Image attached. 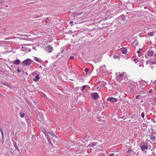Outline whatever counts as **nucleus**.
<instances>
[{
	"label": "nucleus",
	"instance_id": "nucleus-8",
	"mask_svg": "<svg viewBox=\"0 0 156 156\" xmlns=\"http://www.w3.org/2000/svg\"><path fill=\"white\" fill-rule=\"evenodd\" d=\"M144 86H142H142H140V88L138 89L139 90V93L140 94H143L144 93H145L144 92Z\"/></svg>",
	"mask_w": 156,
	"mask_h": 156
},
{
	"label": "nucleus",
	"instance_id": "nucleus-2",
	"mask_svg": "<svg viewBox=\"0 0 156 156\" xmlns=\"http://www.w3.org/2000/svg\"><path fill=\"white\" fill-rule=\"evenodd\" d=\"M140 147L141 150L144 151V150H147L148 149L147 143L145 142H142L140 143Z\"/></svg>",
	"mask_w": 156,
	"mask_h": 156
},
{
	"label": "nucleus",
	"instance_id": "nucleus-14",
	"mask_svg": "<svg viewBox=\"0 0 156 156\" xmlns=\"http://www.w3.org/2000/svg\"><path fill=\"white\" fill-rule=\"evenodd\" d=\"M53 49L52 47L50 45H49L48 47V49L47 50L50 53L52 52L53 51Z\"/></svg>",
	"mask_w": 156,
	"mask_h": 156
},
{
	"label": "nucleus",
	"instance_id": "nucleus-19",
	"mask_svg": "<svg viewBox=\"0 0 156 156\" xmlns=\"http://www.w3.org/2000/svg\"><path fill=\"white\" fill-rule=\"evenodd\" d=\"M146 83L145 81L144 80H142L140 82V85L142 86H142H144L145 85V84H146Z\"/></svg>",
	"mask_w": 156,
	"mask_h": 156
},
{
	"label": "nucleus",
	"instance_id": "nucleus-48",
	"mask_svg": "<svg viewBox=\"0 0 156 156\" xmlns=\"http://www.w3.org/2000/svg\"><path fill=\"white\" fill-rule=\"evenodd\" d=\"M141 66H142L143 67H144V65H142L141 64H140L139 65V67H140Z\"/></svg>",
	"mask_w": 156,
	"mask_h": 156
},
{
	"label": "nucleus",
	"instance_id": "nucleus-25",
	"mask_svg": "<svg viewBox=\"0 0 156 156\" xmlns=\"http://www.w3.org/2000/svg\"><path fill=\"white\" fill-rule=\"evenodd\" d=\"M131 89H133L135 87V86L133 84H131L129 87Z\"/></svg>",
	"mask_w": 156,
	"mask_h": 156
},
{
	"label": "nucleus",
	"instance_id": "nucleus-28",
	"mask_svg": "<svg viewBox=\"0 0 156 156\" xmlns=\"http://www.w3.org/2000/svg\"><path fill=\"white\" fill-rule=\"evenodd\" d=\"M20 117L22 118H23L24 117L25 115L24 113H22L21 112H20Z\"/></svg>",
	"mask_w": 156,
	"mask_h": 156
},
{
	"label": "nucleus",
	"instance_id": "nucleus-37",
	"mask_svg": "<svg viewBox=\"0 0 156 156\" xmlns=\"http://www.w3.org/2000/svg\"><path fill=\"white\" fill-rule=\"evenodd\" d=\"M4 140V135L3 136H2V143L3 144V141Z\"/></svg>",
	"mask_w": 156,
	"mask_h": 156
},
{
	"label": "nucleus",
	"instance_id": "nucleus-32",
	"mask_svg": "<svg viewBox=\"0 0 156 156\" xmlns=\"http://www.w3.org/2000/svg\"><path fill=\"white\" fill-rule=\"evenodd\" d=\"M123 75L122 74H120L119 75L118 77H119V78H123Z\"/></svg>",
	"mask_w": 156,
	"mask_h": 156
},
{
	"label": "nucleus",
	"instance_id": "nucleus-20",
	"mask_svg": "<svg viewBox=\"0 0 156 156\" xmlns=\"http://www.w3.org/2000/svg\"><path fill=\"white\" fill-rule=\"evenodd\" d=\"M42 15L40 14L39 15H35L33 16V18H37L39 17H41L42 16Z\"/></svg>",
	"mask_w": 156,
	"mask_h": 156
},
{
	"label": "nucleus",
	"instance_id": "nucleus-4",
	"mask_svg": "<svg viewBox=\"0 0 156 156\" xmlns=\"http://www.w3.org/2000/svg\"><path fill=\"white\" fill-rule=\"evenodd\" d=\"M64 47H62L61 48V51L58 53L56 55L57 57H59L60 55L61 57H63L66 54V51H64Z\"/></svg>",
	"mask_w": 156,
	"mask_h": 156
},
{
	"label": "nucleus",
	"instance_id": "nucleus-35",
	"mask_svg": "<svg viewBox=\"0 0 156 156\" xmlns=\"http://www.w3.org/2000/svg\"><path fill=\"white\" fill-rule=\"evenodd\" d=\"M114 155H115V154L114 153L110 154H108V156H114Z\"/></svg>",
	"mask_w": 156,
	"mask_h": 156
},
{
	"label": "nucleus",
	"instance_id": "nucleus-5",
	"mask_svg": "<svg viewBox=\"0 0 156 156\" xmlns=\"http://www.w3.org/2000/svg\"><path fill=\"white\" fill-rule=\"evenodd\" d=\"M91 98L94 100H96L98 99L99 97V95L96 92L92 93L91 94Z\"/></svg>",
	"mask_w": 156,
	"mask_h": 156
},
{
	"label": "nucleus",
	"instance_id": "nucleus-7",
	"mask_svg": "<svg viewBox=\"0 0 156 156\" xmlns=\"http://www.w3.org/2000/svg\"><path fill=\"white\" fill-rule=\"evenodd\" d=\"M44 133V134L46 136L47 138V140H48V142L49 144H51V146L53 145V144L51 143V140L50 139V138L49 137V136L48 135V133Z\"/></svg>",
	"mask_w": 156,
	"mask_h": 156
},
{
	"label": "nucleus",
	"instance_id": "nucleus-18",
	"mask_svg": "<svg viewBox=\"0 0 156 156\" xmlns=\"http://www.w3.org/2000/svg\"><path fill=\"white\" fill-rule=\"evenodd\" d=\"M40 78V77L39 76V75H37L36 76L35 78H34L33 80L35 81H38L39 80Z\"/></svg>",
	"mask_w": 156,
	"mask_h": 156
},
{
	"label": "nucleus",
	"instance_id": "nucleus-43",
	"mask_svg": "<svg viewBox=\"0 0 156 156\" xmlns=\"http://www.w3.org/2000/svg\"><path fill=\"white\" fill-rule=\"evenodd\" d=\"M87 136L88 139H89V140H90L91 138L90 136L88 135V136Z\"/></svg>",
	"mask_w": 156,
	"mask_h": 156
},
{
	"label": "nucleus",
	"instance_id": "nucleus-42",
	"mask_svg": "<svg viewBox=\"0 0 156 156\" xmlns=\"http://www.w3.org/2000/svg\"><path fill=\"white\" fill-rule=\"evenodd\" d=\"M74 58V56H71L70 57V59L71 60H72V59H73Z\"/></svg>",
	"mask_w": 156,
	"mask_h": 156
},
{
	"label": "nucleus",
	"instance_id": "nucleus-29",
	"mask_svg": "<svg viewBox=\"0 0 156 156\" xmlns=\"http://www.w3.org/2000/svg\"><path fill=\"white\" fill-rule=\"evenodd\" d=\"M105 154H101L99 153L98 155V156H105Z\"/></svg>",
	"mask_w": 156,
	"mask_h": 156
},
{
	"label": "nucleus",
	"instance_id": "nucleus-44",
	"mask_svg": "<svg viewBox=\"0 0 156 156\" xmlns=\"http://www.w3.org/2000/svg\"><path fill=\"white\" fill-rule=\"evenodd\" d=\"M98 120L99 121H101L102 120V119H101V117H98Z\"/></svg>",
	"mask_w": 156,
	"mask_h": 156
},
{
	"label": "nucleus",
	"instance_id": "nucleus-10",
	"mask_svg": "<svg viewBox=\"0 0 156 156\" xmlns=\"http://www.w3.org/2000/svg\"><path fill=\"white\" fill-rule=\"evenodd\" d=\"M120 50H121V51L122 52V53L126 54L127 52V49L125 47H123L121 48H120Z\"/></svg>",
	"mask_w": 156,
	"mask_h": 156
},
{
	"label": "nucleus",
	"instance_id": "nucleus-49",
	"mask_svg": "<svg viewBox=\"0 0 156 156\" xmlns=\"http://www.w3.org/2000/svg\"><path fill=\"white\" fill-rule=\"evenodd\" d=\"M73 23V21H71L70 22V24H72Z\"/></svg>",
	"mask_w": 156,
	"mask_h": 156
},
{
	"label": "nucleus",
	"instance_id": "nucleus-16",
	"mask_svg": "<svg viewBox=\"0 0 156 156\" xmlns=\"http://www.w3.org/2000/svg\"><path fill=\"white\" fill-rule=\"evenodd\" d=\"M48 133L49 134L51 135V136L53 137H55L56 138H57V136H56L55 134L52 132H49Z\"/></svg>",
	"mask_w": 156,
	"mask_h": 156
},
{
	"label": "nucleus",
	"instance_id": "nucleus-3",
	"mask_svg": "<svg viewBox=\"0 0 156 156\" xmlns=\"http://www.w3.org/2000/svg\"><path fill=\"white\" fill-rule=\"evenodd\" d=\"M32 62H34L31 59L29 58H27L22 62L24 64L23 66H28L30 65Z\"/></svg>",
	"mask_w": 156,
	"mask_h": 156
},
{
	"label": "nucleus",
	"instance_id": "nucleus-30",
	"mask_svg": "<svg viewBox=\"0 0 156 156\" xmlns=\"http://www.w3.org/2000/svg\"><path fill=\"white\" fill-rule=\"evenodd\" d=\"M153 93H154V91L152 89H151L149 91V93L150 94H153Z\"/></svg>",
	"mask_w": 156,
	"mask_h": 156
},
{
	"label": "nucleus",
	"instance_id": "nucleus-31",
	"mask_svg": "<svg viewBox=\"0 0 156 156\" xmlns=\"http://www.w3.org/2000/svg\"><path fill=\"white\" fill-rule=\"evenodd\" d=\"M45 20L46 23H48V20H49V18L48 17H46Z\"/></svg>",
	"mask_w": 156,
	"mask_h": 156
},
{
	"label": "nucleus",
	"instance_id": "nucleus-12",
	"mask_svg": "<svg viewBox=\"0 0 156 156\" xmlns=\"http://www.w3.org/2000/svg\"><path fill=\"white\" fill-rule=\"evenodd\" d=\"M13 143L14 146V147H15V148H16V150L18 151H20V150L18 147V146L17 145L16 142L15 141H13Z\"/></svg>",
	"mask_w": 156,
	"mask_h": 156
},
{
	"label": "nucleus",
	"instance_id": "nucleus-47",
	"mask_svg": "<svg viewBox=\"0 0 156 156\" xmlns=\"http://www.w3.org/2000/svg\"><path fill=\"white\" fill-rule=\"evenodd\" d=\"M17 71L18 72H21V70H20L19 69H18L17 70Z\"/></svg>",
	"mask_w": 156,
	"mask_h": 156
},
{
	"label": "nucleus",
	"instance_id": "nucleus-21",
	"mask_svg": "<svg viewBox=\"0 0 156 156\" xmlns=\"http://www.w3.org/2000/svg\"><path fill=\"white\" fill-rule=\"evenodd\" d=\"M86 87H88V88H89V87L87 85H83V86H82V88L81 89V91H82L83 90H84V89L86 88Z\"/></svg>",
	"mask_w": 156,
	"mask_h": 156
},
{
	"label": "nucleus",
	"instance_id": "nucleus-36",
	"mask_svg": "<svg viewBox=\"0 0 156 156\" xmlns=\"http://www.w3.org/2000/svg\"><path fill=\"white\" fill-rule=\"evenodd\" d=\"M141 116L142 118H144V112H143L141 113Z\"/></svg>",
	"mask_w": 156,
	"mask_h": 156
},
{
	"label": "nucleus",
	"instance_id": "nucleus-33",
	"mask_svg": "<svg viewBox=\"0 0 156 156\" xmlns=\"http://www.w3.org/2000/svg\"><path fill=\"white\" fill-rule=\"evenodd\" d=\"M137 53H138V54H139L138 56H140L142 55V53L140 52L139 51V50H138L137 51Z\"/></svg>",
	"mask_w": 156,
	"mask_h": 156
},
{
	"label": "nucleus",
	"instance_id": "nucleus-6",
	"mask_svg": "<svg viewBox=\"0 0 156 156\" xmlns=\"http://www.w3.org/2000/svg\"><path fill=\"white\" fill-rule=\"evenodd\" d=\"M107 100L110 101L112 103H114L117 101V99L113 97H109L107 98Z\"/></svg>",
	"mask_w": 156,
	"mask_h": 156
},
{
	"label": "nucleus",
	"instance_id": "nucleus-24",
	"mask_svg": "<svg viewBox=\"0 0 156 156\" xmlns=\"http://www.w3.org/2000/svg\"><path fill=\"white\" fill-rule=\"evenodd\" d=\"M154 34L153 32H148L147 34V35L149 36H154Z\"/></svg>",
	"mask_w": 156,
	"mask_h": 156
},
{
	"label": "nucleus",
	"instance_id": "nucleus-54",
	"mask_svg": "<svg viewBox=\"0 0 156 156\" xmlns=\"http://www.w3.org/2000/svg\"><path fill=\"white\" fill-rule=\"evenodd\" d=\"M6 39H7V38H5V40H6Z\"/></svg>",
	"mask_w": 156,
	"mask_h": 156
},
{
	"label": "nucleus",
	"instance_id": "nucleus-39",
	"mask_svg": "<svg viewBox=\"0 0 156 156\" xmlns=\"http://www.w3.org/2000/svg\"><path fill=\"white\" fill-rule=\"evenodd\" d=\"M87 137V135H86L85 136H84L83 137H82V139L83 140H84Z\"/></svg>",
	"mask_w": 156,
	"mask_h": 156
},
{
	"label": "nucleus",
	"instance_id": "nucleus-23",
	"mask_svg": "<svg viewBox=\"0 0 156 156\" xmlns=\"http://www.w3.org/2000/svg\"><path fill=\"white\" fill-rule=\"evenodd\" d=\"M122 78H119V77H117V80L120 83H122L121 81H122Z\"/></svg>",
	"mask_w": 156,
	"mask_h": 156
},
{
	"label": "nucleus",
	"instance_id": "nucleus-46",
	"mask_svg": "<svg viewBox=\"0 0 156 156\" xmlns=\"http://www.w3.org/2000/svg\"><path fill=\"white\" fill-rule=\"evenodd\" d=\"M68 32L69 33L71 34L73 32L72 30H69V31Z\"/></svg>",
	"mask_w": 156,
	"mask_h": 156
},
{
	"label": "nucleus",
	"instance_id": "nucleus-13",
	"mask_svg": "<svg viewBox=\"0 0 156 156\" xmlns=\"http://www.w3.org/2000/svg\"><path fill=\"white\" fill-rule=\"evenodd\" d=\"M150 140L153 141H154L155 140V137L153 135V134H151L150 136Z\"/></svg>",
	"mask_w": 156,
	"mask_h": 156
},
{
	"label": "nucleus",
	"instance_id": "nucleus-53",
	"mask_svg": "<svg viewBox=\"0 0 156 156\" xmlns=\"http://www.w3.org/2000/svg\"><path fill=\"white\" fill-rule=\"evenodd\" d=\"M39 68H41V69H42V66H39Z\"/></svg>",
	"mask_w": 156,
	"mask_h": 156
},
{
	"label": "nucleus",
	"instance_id": "nucleus-15",
	"mask_svg": "<svg viewBox=\"0 0 156 156\" xmlns=\"http://www.w3.org/2000/svg\"><path fill=\"white\" fill-rule=\"evenodd\" d=\"M20 62V61L19 60L17 59L13 62V63L16 65H19Z\"/></svg>",
	"mask_w": 156,
	"mask_h": 156
},
{
	"label": "nucleus",
	"instance_id": "nucleus-9",
	"mask_svg": "<svg viewBox=\"0 0 156 156\" xmlns=\"http://www.w3.org/2000/svg\"><path fill=\"white\" fill-rule=\"evenodd\" d=\"M154 55V52L152 50H150L147 52V55L148 56L151 57Z\"/></svg>",
	"mask_w": 156,
	"mask_h": 156
},
{
	"label": "nucleus",
	"instance_id": "nucleus-11",
	"mask_svg": "<svg viewBox=\"0 0 156 156\" xmlns=\"http://www.w3.org/2000/svg\"><path fill=\"white\" fill-rule=\"evenodd\" d=\"M127 152L129 153L130 154L132 155H135L136 154V153L133 151L132 149L128 150L127 151Z\"/></svg>",
	"mask_w": 156,
	"mask_h": 156
},
{
	"label": "nucleus",
	"instance_id": "nucleus-1",
	"mask_svg": "<svg viewBox=\"0 0 156 156\" xmlns=\"http://www.w3.org/2000/svg\"><path fill=\"white\" fill-rule=\"evenodd\" d=\"M126 20L125 19V16L124 15H122L119 17L116 20V23L117 25L123 24Z\"/></svg>",
	"mask_w": 156,
	"mask_h": 156
},
{
	"label": "nucleus",
	"instance_id": "nucleus-27",
	"mask_svg": "<svg viewBox=\"0 0 156 156\" xmlns=\"http://www.w3.org/2000/svg\"><path fill=\"white\" fill-rule=\"evenodd\" d=\"M0 131L1 133L2 136H3L4 135V134L3 132L1 126H0Z\"/></svg>",
	"mask_w": 156,
	"mask_h": 156
},
{
	"label": "nucleus",
	"instance_id": "nucleus-50",
	"mask_svg": "<svg viewBox=\"0 0 156 156\" xmlns=\"http://www.w3.org/2000/svg\"><path fill=\"white\" fill-rule=\"evenodd\" d=\"M154 84H156V80H155L153 83Z\"/></svg>",
	"mask_w": 156,
	"mask_h": 156
},
{
	"label": "nucleus",
	"instance_id": "nucleus-41",
	"mask_svg": "<svg viewBox=\"0 0 156 156\" xmlns=\"http://www.w3.org/2000/svg\"><path fill=\"white\" fill-rule=\"evenodd\" d=\"M136 41V43L135 44V45L136 46H137L138 45V42L137 41V40L136 39L135 40V41Z\"/></svg>",
	"mask_w": 156,
	"mask_h": 156
},
{
	"label": "nucleus",
	"instance_id": "nucleus-40",
	"mask_svg": "<svg viewBox=\"0 0 156 156\" xmlns=\"http://www.w3.org/2000/svg\"><path fill=\"white\" fill-rule=\"evenodd\" d=\"M4 41H0V45L1 44H3L4 43Z\"/></svg>",
	"mask_w": 156,
	"mask_h": 156
},
{
	"label": "nucleus",
	"instance_id": "nucleus-52",
	"mask_svg": "<svg viewBox=\"0 0 156 156\" xmlns=\"http://www.w3.org/2000/svg\"><path fill=\"white\" fill-rule=\"evenodd\" d=\"M136 60H137V59L136 58H135V59H134V62H136Z\"/></svg>",
	"mask_w": 156,
	"mask_h": 156
},
{
	"label": "nucleus",
	"instance_id": "nucleus-26",
	"mask_svg": "<svg viewBox=\"0 0 156 156\" xmlns=\"http://www.w3.org/2000/svg\"><path fill=\"white\" fill-rule=\"evenodd\" d=\"M34 58L35 59L37 62H41V59H39V58H37V57H35Z\"/></svg>",
	"mask_w": 156,
	"mask_h": 156
},
{
	"label": "nucleus",
	"instance_id": "nucleus-38",
	"mask_svg": "<svg viewBox=\"0 0 156 156\" xmlns=\"http://www.w3.org/2000/svg\"><path fill=\"white\" fill-rule=\"evenodd\" d=\"M84 71L85 72H86V73H87V72H88V71H89V69L87 68H86L85 69Z\"/></svg>",
	"mask_w": 156,
	"mask_h": 156
},
{
	"label": "nucleus",
	"instance_id": "nucleus-17",
	"mask_svg": "<svg viewBox=\"0 0 156 156\" xmlns=\"http://www.w3.org/2000/svg\"><path fill=\"white\" fill-rule=\"evenodd\" d=\"M97 144L96 142H93L89 144L88 146L91 147H93L94 146H95Z\"/></svg>",
	"mask_w": 156,
	"mask_h": 156
},
{
	"label": "nucleus",
	"instance_id": "nucleus-34",
	"mask_svg": "<svg viewBox=\"0 0 156 156\" xmlns=\"http://www.w3.org/2000/svg\"><path fill=\"white\" fill-rule=\"evenodd\" d=\"M140 96L139 95H138L136 96V98L138 99H140Z\"/></svg>",
	"mask_w": 156,
	"mask_h": 156
},
{
	"label": "nucleus",
	"instance_id": "nucleus-22",
	"mask_svg": "<svg viewBox=\"0 0 156 156\" xmlns=\"http://www.w3.org/2000/svg\"><path fill=\"white\" fill-rule=\"evenodd\" d=\"M4 85L6 86L9 87H11V86L7 83H2Z\"/></svg>",
	"mask_w": 156,
	"mask_h": 156
},
{
	"label": "nucleus",
	"instance_id": "nucleus-45",
	"mask_svg": "<svg viewBox=\"0 0 156 156\" xmlns=\"http://www.w3.org/2000/svg\"><path fill=\"white\" fill-rule=\"evenodd\" d=\"M20 73L21 74L23 75L24 74V72L23 71H21V72H20Z\"/></svg>",
	"mask_w": 156,
	"mask_h": 156
},
{
	"label": "nucleus",
	"instance_id": "nucleus-51",
	"mask_svg": "<svg viewBox=\"0 0 156 156\" xmlns=\"http://www.w3.org/2000/svg\"><path fill=\"white\" fill-rule=\"evenodd\" d=\"M154 57H156V53H155L154 55Z\"/></svg>",
	"mask_w": 156,
	"mask_h": 156
}]
</instances>
